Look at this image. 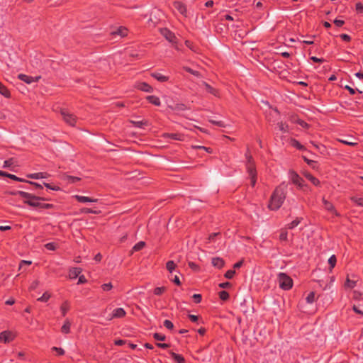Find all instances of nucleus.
Here are the masks:
<instances>
[{
	"label": "nucleus",
	"instance_id": "f257e3e1",
	"mask_svg": "<svg viewBox=\"0 0 363 363\" xmlns=\"http://www.w3.org/2000/svg\"><path fill=\"white\" fill-rule=\"evenodd\" d=\"M11 195L19 196L24 199L23 203L33 208H38L42 209H50L53 208L51 203H46L42 202L45 200L44 198L35 196L30 193L23 191H17L11 192Z\"/></svg>",
	"mask_w": 363,
	"mask_h": 363
},
{
	"label": "nucleus",
	"instance_id": "f03ea898",
	"mask_svg": "<svg viewBox=\"0 0 363 363\" xmlns=\"http://www.w3.org/2000/svg\"><path fill=\"white\" fill-rule=\"evenodd\" d=\"M287 185L285 183L278 186L271 195L268 208L271 211H277L281 208L286 199Z\"/></svg>",
	"mask_w": 363,
	"mask_h": 363
},
{
	"label": "nucleus",
	"instance_id": "7ed1b4c3",
	"mask_svg": "<svg viewBox=\"0 0 363 363\" xmlns=\"http://www.w3.org/2000/svg\"><path fill=\"white\" fill-rule=\"evenodd\" d=\"M289 177L291 182L296 185L298 188L304 192L311 191V189L308 185L305 182L303 178H301L296 172L290 171Z\"/></svg>",
	"mask_w": 363,
	"mask_h": 363
},
{
	"label": "nucleus",
	"instance_id": "20e7f679",
	"mask_svg": "<svg viewBox=\"0 0 363 363\" xmlns=\"http://www.w3.org/2000/svg\"><path fill=\"white\" fill-rule=\"evenodd\" d=\"M245 157L247 159L246 167H247V172H248L250 178L251 185H252V186H255V185L256 184V181H257V172H256L255 163H254L252 156L248 152H247L245 154Z\"/></svg>",
	"mask_w": 363,
	"mask_h": 363
},
{
	"label": "nucleus",
	"instance_id": "39448f33",
	"mask_svg": "<svg viewBox=\"0 0 363 363\" xmlns=\"http://www.w3.org/2000/svg\"><path fill=\"white\" fill-rule=\"evenodd\" d=\"M278 282L279 287L283 290H289L293 286L292 279L284 272L278 274Z\"/></svg>",
	"mask_w": 363,
	"mask_h": 363
},
{
	"label": "nucleus",
	"instance_id": "423d86ee",
	"mask_svg": "<svg viewBox=\"0 0 363 363\" xmlns=\"http://www.w3.org/2000/svg\"><path fill=\"white\" fill-rule=\"evenodd\" d=\"M61 115L63 120L66 123L71 126H74L77 122V117L70 113L68 110L62 109L61 111Z\"/></svg>",
	"mask_w": 363,
	"mask_h": 363
},
{
	"label": "nucleus",
	"instance_id": "0eeeda50",
	"mask_svg": "<svg viewBox=\"0 0 363 363\" xmlns=\"http://www.w3.org/2000/svg\"><path fill=\"white\" fill-rule=\"evenodd\" d=\"M173 6L174 9L177 11L178 13H179L184 17H187L186 6L183 2L179 1H174Z\"/></svg>",
	"mask_w": 363,
	"mask_h": 363
},
{
	"label": "nucleus",
	"instance_id": "6e6552de",
	"mask_svg": "<svg viewBox=\"0 0 363 363\" xmlns=\"http://www.w3.org/2000/svg\"><path fill=\"white\" fill-rule=\"evenodd\" d=\"M322 201L324 205V208L326 211L330 212L337 217L340 216V214L337 213L334 205L331 202L326 200L324 197L323 198Z\"/></svg>",
	"mask_w": 363,
	"mask_h": 363
},
{
	"label": "nucleus",
	"instance_id": "1a4fd4ad",
	"mask_svg": "<svg viewBox=\"0 0 363 363\" xmlns=\"http://www.w3.org/2000/svg\"><path fill=\"white\" fill-rule=\"evenodd\" d=\"M14 338L13 334L9 330H5L0 333V341L4 343H8L12 341Z\"/></svg>",
	"mask_w": 363,
	"mask_h": 363
},
{
	"label": "nucleus",
	"instance_id": "9d476101",
	"mask_svg": "<svg viewBox=\"0 0 363 363\" xmlns=\"http://www.w3.org/2000/svg\"><path fill=\"white\" fill-rule=\"evenodd\" d=\"M18 78L26 82V84H31L33 82H36L39 80V79L40 78V77H31V76H28V75H26V74H18Z\"/></svg>",
	"mask_w": 363,
	"mask_h": 363
},
{
	"label": "nucleus",
	"instance_id": "9b49d317",
	"mask_svg": "<svg viewBox=\"0 0 363 363\" xmlns=\"http://www.w3.org/2000/svg\"><path fill=\"white\" fill-rule=\"evenodd\" d=\"M125 315L126 312L123 308H117L113 311L112 314L108 318V320H112L113 318H123Z\"/></svg>",
	"mask_w": 363,
	"mask_h": 363
},
{
	"label": "nucleus",
	"instance_id": "f8f14e48",
	"mask_svg": "<svg viewBox=\"0 0 363 363\" xmlns=\"http://www.w3.org/2000/svg\"><path fill=\"white\" fill-rule=\"evenodd\" d=\"M135 88L145 92H152V87L146 82H138L135 84Z\"/></svg>",
	"mask_w": 363,
	"mask_h": 363
},
{
	"label": "nucleus",
	"instance_id": "ddd939ff",
	"mask_svg": "<svg viewBox=\"0 0 363 363\" xmlns=\"http://www.w3.org/2000/svg\"><path fill=\"white\" fill-rule=\"evenodd\" d=\"M74 198L80 203H86V202H96L97 199H91L84 196L74 195Z\"/></svg>",
	"mask_w": 363,
	"mask_h": 363
},
{
	"label": "nucleus",
	"instance_id": "4468645a",
	"mask_svg": "<svg viewBox=\"0 0 363 363\" xmlns=\"http://www.w3.org/2000/svg\"><path fill=\"white\" fill-rule=\"evenodd\" d=\"M162 34L169 42L171 43L174 42L176 38L174 34L168 29H164L162 30Z\"/></svg>",
	"mask_w": 363,
	"mask_h": 363
},
{
	"label": "nucleus",
	"instance_id": "2eb2a0df",
	"mask_svg": "<svg viewBox=\"0 0 363 363\" xmlns=\"http://www.w3.org/2000/svg\"><path fill=\"white\" fill-rule=\"evenodd\" d=\"M211 263L215 267H217L218 269L222 268L225 264L224 260L220 257H213L211 260Z\"/></svg>",
	"mask_w": 363,
	"mask_h": 363
},
{
	"label": "nucleus",
	"instance_id": "dca6fc26",
	"mask_svg": "<svg viewBox=\"0 0 363 363\" xmlns=\"http://www.w3.org/2000/svg\"><path fill=\"white\" fill-rule=\"evenodd\" d=\"M70 309V303L69 301H65L60 306V311L62 316H65Z\"/></svg>",
	"mask_w": 363,
	"mask_h": 363
},
{
	"label": "nucleus",
	"instance_id": "f3484780",
	"mask_svg": "<svg viewBox=\"0 0 363 363\" xmlns=\"http://www.w3.org/2000/svg\"><path fill=\"white\" fill-rule=\"evenodd\" d=\"M163 137L164 138H169L175 140H183V135L179 133H164Z\"/></svg>",
	"mask_w": 363,
	"mask_h": 363
},
{
	"label": "nucleus",
	"instance_id": "a211bd4d",
	"mask_svg": "<svg viewBox=\"0 0 363 363\" xmlns=\"http://www.w3.org/2000/svg\"><path fill=\"white\" fill-rule=\"evenodd\" d=\"M48 174L46 172L33 173L27 175V177L33 179H39L47 178Z\"/></svg>",
	"mask_w": 363,
	"mask_h": 363
},
{
	"label": "nucleus",
	"instance_id": "6ab92c4d",
	"mask_svg": "<svg viewBox=\"0 0 363 363\" xmlns=\"http://www.w3.org/2000/svg\"><path fill=\"white\" fill-rule=\"evenodd\" d=\"M146 99L152 104L159 106L161 104L160 99L158 96L150 95L146 97Z\"/></svg>",
	"mask_w": 363,
	"mask_h": 363
},
{
	"label": "nucleus",
	"instance_id": "aec40b11",
	"mask_svg": "<svg viewBox=\"0 0 363 363\" xmlns=\"http://www.w3.org/2000/svg\"><path fill=\"white\" fill-rule=\"evenodd\" d=\"M304 177L309 180L313 185L315 186H319L320 185V181L318 179L313 176L311 173L306 172L304 173Z\"/></svg>",
	"mask_w": 363,
	"mask_h": 363
},
{
	"label": "nucleus",
	"instance_id": "412c9836",
	"mask_svg": "<svg viewBox=\"0 0 363 363\" xmlns=\"http://www.w3.org/2000/svg\"><path fill=\"white\" fill-rule=\"evenodd\" d=\"M82 272V270L79 267L72 268L69 272V277L71 279H76Z\"/></svg>",
	"mask_w": 363,
	"mask_h": 363
},
{
	"label": "nucleus",
	"instance_id": "4be33fe9",
	"mask_svg": "<svg viewBox=\"0 0 363 363\" xmlns=\"http://www.w3.org/2000/svg\"><path fill=\"white\" fill-rule=\"evenodd\" d=\"M152 77H154L155 79H157L158 82H165L169 80V77L167 76L163 75L161 73L159 72H155L152 74Z\"/></svg>",
	"mask_w": 363,
	"mask_h": 363
},
{
	"label": "nucleus",
	"instance_id": "5701e85b",
	"mask_svg": "<svg viewBox=\"0 0 363 363\" xmlns=\"http://www.w3.org/2000/svg\"><path fill=\"white\" fill-rule=\"evenodd\" d=\"M290 144L291 146L296 147V149H298L299 150H306L305 147L303 145H301L297 140H296L294 138L290 139Z\"/></svg>",
	"mask_w": 363,
	"mask_h": 363
},
{
	"label": "nucleus",
	"instance_id": "b1692460",
	"mask_svg": "<svg viewBox=\"0 0 363 363\" xmlns=\"http://www.w3.org/2000/svg\"><path fill=\"white\" fill-rule=\"evenodd\" d=\"M71 323L69 320H66L61 328V332L65 334H68L70 332Z\"/></svg>",
	"mask_w": 363,
	"mask_h": 363
},
{
	"label": "nucleus",
	"instance_id": "393cba45",
	"mask_svg": "<svg viewBox=\"0 0 363 363\" xmlns=\"http://www.w3.org/2000/svg\"><path fill=\"white\" fill-rule=\"evenodd\" d=\"M0 94L9 98L11 94L8 89L0 82Z\"/></svg>",
	"mask_w": 363,
	"mask_h": 363
},
{
	"label": "nucleus",
	"instance_id": "a878e982",
	"mask_svg": "<svg viewBox=\"0 0 363 363\" xmlns=\"http://www.w3.org/2000/svg\"><path fill=\"white\" fill-rule=\"evenodd\" d=\"M170 355L172 358L177 363H182L184 362V358L181 354H176L174 352H171Z\"/></svg>",
	"mask_w": 363,
	"mask_h": 363
},
{
	"label": "nucleus",
	"instance_id": "bb28decb",
	"mask_svg": "<svg viewBox=\"0 0 363 363\" xmlns=\"http://www.w3.org/2000/svg\"><path fill=\"white\" fill-rule=\"evenodd\" d=\"M203 84H204V86L206 87V90L208 93H210V94H213L214 96H218V90H216V89H214L213 87H212L211 86H210L208 84H207L206 82H204Z\"/></svg>",
	"mask_w": 363,
	"mask_h": 363
},
{
	"label": "nucleus",
	"instance_id": "cd10ccee",
	"mask_svg": "<svg viewBox=\"0 0 363 363\" xmlns=\"http://www.w3.org/2000/svg\"><path fill=\"white\" fill-rule=\"evenodd\" d=\"M113 33L124 37L128 34V29L125 27H120Z\"/></svg>",
	"mask_w": 363,
	"mask_h": 363
},
{
	"label": "nucleus",
	"instance_id": "c85d7f7f",
	"mask_svg": "<svg viewBox=\"0 0 363 363\" xmlns=\"http://www.w3.org/2000/svg\"><path fill=\"white\" fill-rule=\"evenodd\" d=\"M302 220V218H296L295 220L287 225V228L289 229H293L296 228L301 222Z\"/></svg>",
	"mask_w": 363,
	"mask_h": 363
},
{
	"label": "nucleus",
	"instance_id": "c756f323",
	"mask_svg": "<svg viewBox=\"0 0 363 363\" xmlns=\"http://www.w3.org/2000/svg\"><path fill=\"white\" fill-rule=\"evenodd\" d=\"M277 127L279 128V130L283 133H288L289 132V125L283 122H279L277 123Z\"/></svg>",
	"mask_w": 363,
	"mask_h": 363
},
{
	"label": "nucleus",
	"instance_id": "7c9ffc66",
	"mask_svg": "<svg viewBox=\"0 0 363 363\" xmlns=\"http://www.w3.org/2000/svg\"><path fill=\"white\" fill-rule=\"evenodd\" d=\"M145 246V242L144 241H140L133 246L132 250L133 252H138V251L141 250Z\"/></svg>",
	"mask_w": 363,
	"mask_h": 363
},
{
	"label": "nucleus",
	"instance_id": "2f4dec72",
	"mask_svg": "<svg viewBox=\"0 0 363 363\" xmlns=\"http://www.w3.org/2000/svg\"><path fill=\"white\" fill-rule=\"evenodd\" d=\"M351 201L359 206H363V198L362 197L352 196L351 197Z\"/></svg>",
	"mask_w": 363,
	"mask_h": 363
},
{
	"label": "nucleus",
	"instance_id": "473e14b6",
	"mask_svg": "<svg viewBox=\"0 0 363 363\" xmlns=\"http://www.w3.org/2000/svg\"><path fill=\"white\" fill-rule=\"evenodd\" d=\"M176 264L174 261L170 260L166 263V268L171 273L174 270Z\"/></svg>",
	"mask_w": 363,
	"mask_h": 363
},
{
	"label": "nucleus",
	"instance_id": "72a5a7b5",
	"mask_svg": "<svg viewBox=\"0 0 363 363\" xmlns=\"http://www.w3.org/2000/svg\"><path fill=\"white\" fill-rule=\"evenodd\" d=\"M50 294L46 291L43 294L42 296L38 298L37 301L40 302H47L50 299Z\"/></svg>",
	"mask_w": 363,
	"mask_h": 363
},
{
	"label": "nucleus",
	"instance_id": "f704fd0d",
	"mask_svg": "<svg viewBox=\"0 0 363 363\" xmlns=\"http://www.w3.org/2000/svg\"><path fill=\"white\" fill-rule=\"evenodd\" d=\"M306 302L308 303H313L315 299V294L314 292H310L306 296Z\"/></svg>",
	"mask_w": 363,
	"mask_h": 363
},
{
	"label": "nucleus",
	"instance_id": "c9c22d12",
	"mask_svg": "<svg viewBox=\"0 0 363 363\" xmlns=\"http://www.w3.org/2000/svg\"><path fill=\"white\" fill-rule=\"evenodd\" d=\"M219 298L222 301H227L229 298V294L226 291H221L219 292Z\"/></svg>",
	"mask_w": 363,
	"mask_h": 363
},
{
	"label": "nucleus",
	"instance_id": "e433bc0d",
	"mask_svg": "<svg viewBox=\"0 0 363 363\" xmlns=\"http://www.w3.org/2000/svg\"><path fill=\"white\" fill-rule=\"evenodd\" d=\"M45 247L48 250H55L57 247V244L55 242H48L45 245Z\"/></svg>",
	"mask_w": 363,
	"mask_h": 363
},
{
	"label": "nucleus",
	"instance_id": "4c0bfd02",
	"mask_svg": "<svg viewBox=\"0 0 363 363\" xmlns=\"http://www.w3.org/2000/svg\"><path fill=\"white\" fill-rule=\"evenodd\" d=\"M165 291H166V287H164V286L156 287L154 289V294L157 296H160V295H162Z\"/></svg>",
	"mask_w": 363,
	"mask_h": 363
},
{
	"label": "nucleus",
	"instance_id": "58836bf2",
	"mask_svg": "<svg viewBox=\"0 0 363 363\" xmlns=\"http://www.w3.org/2000/svg\"><path fill=\"white\" fill-rule=\"evenodd\" d=\"M356 285V281L355 280H350L349 278H347L346 282H345V286L352 289Z\"/></svg>",
	"mask_w": 363,
	"mask_h": 363
},
{
	"label": "nucleus",
	"instance_id": "ea45409f",
	"mask_svg": "<svg viewBox=\"0 0 363 363\" xmlns=\"http://www.w3.org/2000/svg\"><path fill=\"white\" fill-rule=\"evenodd\" d=\"M336 262H337V259H336L335 255H332L328 259V263H329L331 269H333L335 266Z\"/></svg>",
	"mask_w": 363,
	"mask_h": 363
},
{
	"label": "nucleus",
	"instance_id": "a19ab883",
	"mask_svg": "<svg viewBox=\"0 0 363 363\" xmlns=\"http://www.w3.org/2000/svg\"><path fill=\"white\" fill-rule=\"evenodd\" d=\"M6 177H9V178H10V179H11L13 180L18 181V182H25V181H26L25 179L19 178V177H16L14 174H9V173L6 174Z\"/></svg>",
	"mask_w": 363,
	"mask_h": 363
},
{
	"label": "nucleus",
	"instance_id": "79ce46f5",
	"mask_svg": "<svg viewBox=\"0 0 363 363\" xmlns=\"http://www.w3.org/2000/svg\"><path fill=\"white\" fill-rule=\"evenodd\" d=\"M163 325L166 328L169 330H172L174 328V324L169 320H165L163 322Z\"/></svg>",
	"mask_w": 363,
	"mask_h": 363
},
{
	"label": "nucleus",
	"instance_id": "37998d69",
	"mask_svg": "<svg viewBox=\"0 0 363 363\" xmlns=\"http://www.w3.org/2000/svg\"><path fill=\"white\" fill-rule=\"evenodd\" d=\"M235 274V270L229 269L225 273L224 276L226 279H230L234 277Z\"/></svg>",
	"mask_w": 363,
	"mask_h": 363
},
{
	"label": "nucleus",
	"instance_id": "c03bdc74",
	"mask_svg": "<svg viewBox=\"0 0 363 363\" xmlns=\"http://www.w3.org/2000/svg\"><path fill=\"white\" fill-rule=\"evenodd\" d=\"M81 179L79 177H74V176H67V181L69 182V183H75L78 181H79Z\"/></svg>",
	"mask_w": 363,
	"mask_h": 363
},
{
	"label": "nucleus",
	"instance_id": "a18cd8bd",
	"mask_svg": "<svg viewBox=\"0 0 363 363\" xmlns=\"http://www.w3.org/2000/svg\"><path fill=\"white\" fill-rule=\"evenodd\" d=\"M154 338L156 340L164 341L166 338L165 335L161 333H155L153 335Z\"/></svg>",
	"mask_w": 363,
	"mask_h": 363
},
{
	"label": "nucleus",
	"instance_id": "49530a36",
	"mask_svg": "<svg viewBox=\"0 0 363 363\" xmlns=\"http://www.w3.org/2000/svg\"><path fill=\"white\" fill-rule=\"evenodd\" d=\"M184 69L186 70V72L191 73V74H193L194 76H196V77H199L200 76V74H199V72L198 71L193 70L190 67H184Z\"/></svg>",
	"mask_w": 363,
	"mask_h": 363
},
{
	"label": "nucleus",
	"instance_id": "de8ad7c7",
	"mask_svg": "<svg viewBox=\"0 0 363 363\" xmlns=\"http://www.w3.org/2000/svg\"><path fill=\"white\" fill-rule=\"evenodd\" d=\"M25 182L28 183L29 184L33 186L35 189H43L42 185L38 183L30 182V181H27V180H26Z\"/></svg>",
	"mask_w": 363,
	"mask_h": 363
},
{
	"label": "nucleus",
	"instance_id": "09e8293b",
	"mask_svg": "<svg viewBox=\"0 0 363 363\" xmlns=\"http://www.w3.org/2000/svg\"><path fill=\"white\" fill-rule=\"evenodd\" d=\"M40 284V281L38 280H35L33 281L30 286H29V290L30 291H33V290H35L38 288V286H39Z\"/></svg>",
	"mask_w": 363,
	"mask_h": 363
},
{
	"label": "nucleus",
	"instance_id": "8fccbe9b",
	"mask_svg": "<svg viewBox=\"0 0 363 363\" xmlns=\"http://www.w3.org/2000/svg\"><path fill=\"white\" fill-rule=\"evenodd\" d=\"M288 238V233L286 230H282L279 235V239L282 241L287 240Z\"/></svg>",
	"mask_w": 363,
	"mask_h": 363
},
{
	"label": "nucleus",
	"instance_id": "3c124183",
	"mask_svg": "<svg viewBox=\"0 0 363 363\" xmlns=\"http://www.w3.org/2000/svg\"><path fill=\"white\" fill-rule=\"evenodd\" d=\"M101 288L105 291H108L112 289L113 285L111 283L104 284L101 285Z\"/></svg>",
	"mask_w": 363,
	"mask_h": 363
},
{
	"label": "nucleus",
	"instance_id": "603ef678",
	"mask_svg": "<svg viewBox=\"0 0 363 363\" xmlns=\"http://www.w3.org/2000/svg\"><path fill=\"white\" fill-rule=\"evenodd\" d=\"M338 140L341 143H343V144H345V145H350V146H356L357 145V143L351 142V141H349V140H347L339 139Z\"/></svg>",
	"mask_w": 363,
	"mask_h": 363
},
{
	"label": "nucleus",
	"instance_id": "864d4df0",
	"mask_svg": "<svg viewBox=\"0 0 363 363\" xmlns=\"http://www.w3.org/2000/svg\"><path fill=\"white\" fill-rule=\"evenodd\" d=\"M210 123L212 124L216 125L219 127H225V125L223 121H215V120H210Z\"/></svg>",
	"mask_w": 363,
	"mask_h": 363
},
{
	"label": "nucleus",
	"instance_id": "5fc2aeb1",
	"mask_svg": "<svg viewBox=\"0 0 363 363\" xmlns=\"http://www.w3.org/2000/svg\"><path fill=\"white\" fill-rule=\"evenodd\" d=\"M43 185L48 188V189H50L51 190H54V191H58L60 190V187L59 186H52L51 184H48V183H45V182H43Z\"/></svg>",
	"mask_w": 363,
	"mask_h": 363
},
{
	"label": "nucleus",
	"instance_id": "6e6d98bb",
	"mask_svg": "<svg viewBox=\"0 0 363 363\" xmlns=\"http://www.w3.org/2000/svg\"><path fill=\"white\" fill-rule=\"evenodd\" d=\"M352 309L356 313L363 315V310L359 306L354 305Z\"/></svg>",
	"mask_w": 363,
	"mask_h": 363
},
{
	"label": "nucleus",
	"instance_id": "4d7b16f0",
	"mask_svg": "<svg viewBox=\"0 0 363 363\" xmlns=\"http://www.w3.org/2000/svg\"><path fill=\"white\" fill-rule=\"evenodd\" d=\"M334 24L337 26V27H341L344 25L345 23V21H342V20H340V19H335L334 20Z\"/></svg>",
	"mask_w": 363,
	"mask_h": 363
},
{
	"label": "nucleus",
	"instance_id": "13d9d810",
	"mask_svg": "<svg viewBox=\"0 0 363 363\" xmlns=\"http://www.w3.org/2000/svg\"><path fill=\"white\" fill-rule=\"evenodd\" d=\"M296 123H297L298 125H300L301 127L305 128H308V126H309V125H308V124L306 122H305L304 121H303V120H300V119H299V120H298V121H296Z\"/></svg>",
	"mask_w": 363,
	"mask_h": 363
},
{
	"label": "nucleus",
	"instance_id": "bf43d9fd",
	"mask_svg": "<svg viewBox=\"0 0 363 363\" xmlns=\"http://www.w3.org/2000/svg\"><path fill=\"white\" fill-rule=\"evenodd\" d=\"M193 298L194 299L195 303H199L201 301V295L195 294L193 295Z\"/></svg>",
	"mask_w": 363,
	"mask_h": 363
},
{
	"label": "nucleus",
	"instance_id": "052dcab7",
	"mask_svg": "<svg viewBox=\"0 0 363 363\" xmlns=\"http://www.w3.org/2000/svg\"><path fill=\"white\" fill-rule=\"evenodd\" d=\"M340 37L341 38L342 40H343L344 41H346V42H349L351 40V37L347 34H345V33L341 34L340 35Z\"/></svg>",
	"mask_w": 363,
	"mask_h": 363
},
{
	"label": "nucleus",
	"instance_id": "680f3d73",
	"mask_svg": "<svg viewBox=\"0 0 363 363\" xmlns=\"http://www.w3.org/2000/svg\"><path fill=\"white\" fill-rule=\"evenodd\" d=\"M356 10L359 13H363V4L362 3L356 4Z\"/></svg>",
	"mask_w": 363,
	"mask_h": 363
},
{
	"label": "nucleus",
	"instance_id": "e2e57ef3",
	"mask_svg": "<svg viewBox=\"0 0 363 363\" xmlns=\"http://www.w3.org/2000/svg\"><path fill=\"white\" fill-rule=\"evenodd\" d=\"M115 345H118V346H121V345H127V341L124 340H117L115 341Z\"/></svg>",
	"mask_w": 363,
	"mask_h": 363
},
{
	"label": "nucleus",
	"instance_id": "0e129e2a",
	"mask_svg": "<svg viewBox=\"0 0 363 363\" xmlns=\"http://www.w3.org/2000/svg\"><path fill=\"white\" fill-rule=\"evenodd\" d=\"M32 264V262L31 261H28V260H22L20 263V265H19V269H21L22 267H23V264H26V265H30Z\"/></svg>",
	"mask_w": 363,
	"mask_h": 363
},
{
	"label": "nucleus",
	"instance_id": "69168bd1",
	"mask_svg": "<svg viewBox=\"0 0 363 363\" xmlns=\"http://www.w3.org/2000/svg\"><path fill=\"white\" fill-rule=\"evenodd\" d=\"M310 59L312 61H313L314 62H324V60L323 58H318V57H315V56L311 57Z\"/></svg>",
	"mask_w": 363,
	"mask_h": 363
},
{
	"label": "nucleus",
	"instance_id": "338daca9",
	"mask_svg": "<svg viewBox=\"0 0 363 363\" xmlns=\"http://www.w3.org/2000/svg\"><path fill=\"white\" fill-rule=\"evenodd\" d=\"M52 350H55L58 355H62L64 354V350L60 347H53Z\"/></svg>",
	"mask_w": 363,
	"mask_h": 363
},
{
	"label": "nucleus",
	"instance_id": "774afa93",
	"mask_svg": "<svg viewBox=\"0 0 363 363\" xmlns=\"http://www.w3.org/2000/svg\"><path fill=\"white\" fill-rule=\"evenodd\" d=\"M303 158L304 161H305V162H306L308 165H310V166H311V167H313V164L315 163V161L311 160H309V159H308V158H307V157H303Z\"/></svg>",
	"mask_w": 363,
	"mask_h": 363
}]
</instances>
